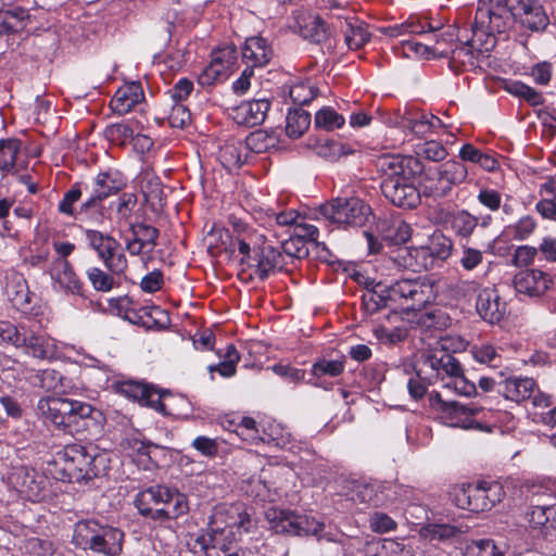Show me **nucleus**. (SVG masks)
Returning a JSON list of instances; mask_svg holds the SVG:
<instances>
[{
	"mask_svg": "<svg viewBox=\"0 0 556 556\" xmlns=\"http://www.w3.org/2000/svg\"><path fill=\"white\" fill-rule=\"evenodd\" d=\"M519 23L532 31H542L549 21L538 0H489L479 7L471 23L472 36L467 39L471 48L483 53L496 45L495 34H504Z\"/></svg>",
	"mask_w": 556,
	"mask_h": 556,
	"instance_id": "1",
	"label": "nucleus"
},
{
	"mask_svg": "<svg viewBox=\"0 0 556 556\" xmlns=\"http://www.w3.org/2000/svg\"><path fill=\"white\" fill-rule=\"evenodd\" d=\"M375 167L380 177L381 192L388 201L405 210L418 206L424 195L422 188L417 189L410 181L424 172V164L418 157L382 154L375 160Z\"/></svg>",
	"mask_w": 556,
	"mask_h": 556,
	"instance_id": "2",
	"label": "nucleus"
},
{
	"mask_svg": "<svg viewBox=\"0 0 556 556\" xmlns=\"http://www.w3.org/2000/svg\"><path fill=\"white\" fill-rule=\"evenodd\" d=\"M110 463L108 453L99 452L93 446L68 444L58 453L53 463V476L63 482H88L106 475Z\"/></svg>",
	"mask_w": 556,
	"mask_h": 556,
	"instance_id": "3",
	"label": "nucleus"
},
{
	"mask_svg": "<svg viewBox=\"0 0 556 556\" xmlns=\"http://www.w3.org/2000/svg\"><path fill=\"white\" fill-rule=\"evenodd\" d=\"M38 412L60 429L72 432L78 427L88 428L102 418V413L89 403L60 396H47L38 401Z\"/></svg>",
	"mask_w": 556,
	"mask_h": 556,
	"instance_id": "4",
	"label": "nucleus"
},
{
	"mask_svg": "<svg viewBox=\"0 0 556 556\" xmlns=\"http://www.w3.org/2000/svg\"><path fill=\"white\" fill-rule=\"evenodd\" d=\"M138 513L153 521L167 522L189 510L187 495L166 485H152L139 492L134 498Z\"/></svg>",
	"mask_w": 556,
	"mask_h": 556,
	"instance_id": "5",
	"label": "nucleus"
},
{
	"mask_svg": "<svg viewBox=\"0 0 556 556\" xmlns=\"http://www.w3.org/2000/svg\"><path fill=\"white\" fill-rule=\"evenodd\" d=\"M126 185V177L118 170L99 173L89 185L88 197L80 203L79 214L91 224L102 225L108 218L104 200L118 194Z\"/></svg>",
	"mask_w": 556,
	"mask_h": 556,
	"instance_id": "6",
	"label": "nucleus"
},
{
	"mask_svg": "<svg viewBox=\"0 0 556 556\" xmlns=\"http://www.w3.org/2000/svg\"><path fill=\"white\" fill-rule=\"evenodd\" d=\"M232 245H237L242 255L240 264L250 271V278L265 281L269 276L286 269L288 265L286 255L278 247L264 243L251 248L245 238L240 236L232 239Z\"/></svg>",
	"mask_w": 556,
	"mask_h": 556,
	"instance_id": "7",
	"label": "nucleus"
},
{
	"mask_svg": "<svg viewBox=\"0 0 556 556\" xmlns=\"http://www.w3.org/2000/svg\"><path fill=\"white\" fill-rule=\"evenodd\" d=\"M124 532L118 528L90 519L75 525L72 542L77 547L106 556H118L122 552Z\"/></svg>",
	"mask_w": 556,
	"mask_h": 556,
	"instance_id": "8",
	"label": "nucleus"
},
{
	"mask_svg": "<svg viewBox=\"0 0 556 556\" xmlns=\"http://www.w3.org/2000/svg\"><path fill=\"white\" fill-rule=\"evenodd\" d=\"M265 519L269 529L276 534L316 536L317 540L333 541L324 533L325 525L313 517L299 515L294 511L270 507L265 511Z\"/></svg>",
	"mask_w": 556,
	"mask_h": 556,
	"instance_id": "9",
	"label": "nucleus"
},
{
	"mask_svg": "<svg viewBox=\"0 0 556 556\" xmlns=\"http://www.w3.org/2000/svg\"><path fill=\"white\" fill-rule=\"evenodd\" d=\"M434 282L427 278L400 279L389 286L388 298L406 311H421L437 299Z\"/></svg>",
	"mask_w": 556,
	"mask_h": 556,
	"instance_id": "10",
	"label": "nucleus"
},
{
	"mask_svg": "<svg viewBox=\"0 0 556 556\" xmlns=\"http://www.w3.org/2000/svg\"><path fill=\"white\" fill-rule=\"evenodd\" d=\"M429 401L431 407L440 414V418L447 426L490 431L488 426L472 418L482 412V406L473 403L464 404L458 401H444L438 392L431 393Z\"/></svg>",
	"mask_w": 556,
	"mask_h": 556,
	"instance_id": "11",
	"label": "nucleus"
},
{
	"mask_svg": "<svg viewBox=\"0 0 556 556\" xmlns=\"http://www.w3.org/2000/svg\"><path fill=\"white\" fill-rule=\"evenodd\" d=\"M370 213V206L357 197L337 198L319 207V214L325 219L352 227L364 226Z\"/></svg>",
	"mask_w": 556,
	"mask_h": 556,
	"instance_id": "12",
	"label": "nucleus"
},
{
	"mask_svg": "<svg viewBox=\"0 0 556 556\" xmlns=\"http://www.w3.org/2000/svg\"><path fill=\"white\" fill-rule=\"evenodd\" d=\"M468 175L467 167L455 160L441 164L435 172L427 175L422 186V194L434 200L446 197L454 186L462 184Z\"/></svg>",
	"mask_w": 556,
	"mask_h": 556,
	"instance_id": "13",
	"label": "nucleus"
},
{
	"mask_svg": "<svg viewBox=\"0 0 556 556\" xmlns=\"http://www.w3.org/2000/svg\"><path fill=\"white\" fill-rule=\"evenodd\" d=\"M215 516L197 541L205 556H241L233 527L223 526Z\"/></svg>",
	"mask_w": 556,
	"mask_h": 556,
	"instance_id": "14",
	"label": "nucleus"
},
{
	"mask_svg": "<svg viewBox=\"0 0 556 556\" xmlns=\"http://www.w3.org/2000/svg\"><path fill=\"white\" fill-rule=\"evenodd\" d=\"M86 239L89 247L97 252L104 266L115 275H122L127 269L128 263L121 243L111 235L99 230H86Z\"/></svg>",
	"mask_w": 556,
	"mask_h": 556,
	"instance_id": "15",
	"label": "nucleus"
},
{
	"mask_svg": "<svg viewBox=\"0 0 556 556\" xmlns=\"http://www.w3.org/2000/svg\"><path fill=\"white\" fill-rule=\"evenodd\" d=\"M553 280L540 269L520 270L514 276L513 285L517 293L530 298H540L551 288Z\"/></svg>",
	"mask_w": 556,
	"mask_h": 556,
	"instance_id": "16",
	"label": "nucleus"
},
{
	"mask_svg": "<svg viewBox=\"0 0 556 556\" xmlns=\"http://www.w3.org/2000/svg\"><path fill=\"white\" fill-rule=\"evenodd\" d=\"M435 220L440 224H448L456 237L469 239L478 227V217L467 210L450 212L443 207L435 212Z\"/></svg>",
	"mask_w": 556,
	"mask_h": 556,
	"instance_id": "17",
	"label": "nucleus"
},
{
	"mask_svg": "<svg viewBox=\"0 0 556 556\" xmlns=\"http://www.w3.org/2000/svg\"><path fill=\"white\" fill-rule=\"evenodd\" d=\"M269 108L270 102L267 99L243 101L231 108L230 116L238 125L254 127L265 121Z\"/></svg>",
	"mask_w": 556,
	"mask_h": 556,
	"instance_id": "18",
	"label": "nucleus"
},
{
	"mask_svg": "<svg viewBox=\"0 0 556 556\" xmlns=\"http://www.w3.org/2000/svg\"><path fill=\"white\" fill-rule=\"evenodd\" d=\"M48 273L60 290L72 294H83L84 285L67 260L54 258Z\"/></svg>",
	"mask_w": 556,
	"mask_h": 556,
	"instance_id": "19",
	"label": "nucleus"
},
{
	"mask_svg": "<svg viewBox=\"0 0 556 556\" xmlns=\"http://www.w3.org/2000/svg\"><path fill=\"white\" fill-rule=\"evenodd\" d=\"M18 348L24 353L41 361H51L56 354L54 342L47 336L36 333L28 327L25 328Z\"/></svg>",
	"mask_w": 556,
	"mask_h": 556,
	"instance_id": "20",
	"label": "nucleus"
},
{
	"mask_svg": "<svg viewBox=\"0 0 556 556\" xmlns=\"http://www.w3.org/2000/svg\"><path fill=\"white\" fill-rule=\"evenodd\" d=\"M5 293L13 307L22 313L33 309L35 294L30 292L27 280L22 274L13 273L7 278Z\"/></svg>",
	"mask_w": 556,
	"mask_h": 556,
	"instance_id": "21",
	"label": "nucleus"
},
{
	"mask_svg": "<svg viewBox=\"0 0 556 556\" xmlns=\"http://www.w3.org/2000/svg\"><path fill=\"white\" fill-rule=\"evenodd\" d=\"M476 308L483 320L496 324L506 313V303L502 301L496 290L483 289L478 294Z\"/></svg>",
	"mask_w": 556,
	"mask_h": 556,
	"instance_id": "22",
	"label": "nucleus"
},
{
	"mask_svg": "<svg viewBox=\"0 0 556 556\" xmlns=\"http://www.w3.org/2000/svg\"><path fill=\"white\" fill-rule=\"evenodd\" d=\"M485 496L482 483L477 485L468 484L454 490L453 502L458 508L480 513L489 510L488 505L490 502L485 501Z\"/></svg>",
	"mask_w": 556,
	"mask_h": 556,
	"instance_id": "23",
	"label": "nucleus"
},
{
	"mask_svg": "<svg viewBox=\"0 0 556 556\" xmlns=\"http://www.w3.org/2000/svg\"><path fill=\"white\" fill-rule=\"evenodd\" d=\"M421 357L424 365L435 371L438 377L446 376L450 379L460 372L459 362L445 349H435L424 353Z\"/></svg>",
	"mask_w": 556,
	"mask_h": 556,
	"instance_id": "24",
	"label": "nucleus"
},
{
	"mask_svg": "<svg viewBox=\"0 0 556 556\" xmlns=\"http://www.w3.org/2000/svg\"><path fill=\"white\" fill-rule=\"evenodd\" d=\"M143 100L144 92L141 83L130 81L116 90L111 100V108L114 112L124 115Z\"/></svg>",
	"mask_w": 556,
	"mask_h": 556,
	"instance_id": "25",
	"label": "nucleus"
},
{
	"mask_svg": "<svg viewBox=\"0 0 556 556\" xmlns=\"http://www.w3.org/2000/svg\"><path fill=\"white\" fill-rule=\"evenodd\" d=\"M536 383L531 378H508L500 380L497 392L505 399L514 402H522L531 397Z\"/></svg>",
	"mask_w": 556,
	"mask_h": 556,
	"instance_id": "26",
	"label": "nucleus"
},
{
	"mask_svg": "<svg viewBox=\"0 0 556 556\" xmlns=\"http://www.w3.org/2000/svg\"><path fill=\"white\" fill-rule=\"evenodd\" d=\"M345 368V359H327V358H319L312 365L311 374L314 381L308 380V383H311L314 387L323 388L325 390H330L332 388V383H326L321 379L326 376L329 377H339Z\"/></svg>",
	"mask_w": 556,
	"mask_h": 556,
	"instance_id": "27",
	"label": "nucleus"
},
{
	"mask_svg": "<svg viewBox=\"0 0 556 556\" xmlns=\"http://www.w3.org/2000/svg\"><path fill=\"white\" fill-rule=\"evenodd\" d=\"M274 55L273 49L267 45L266 39L254 36L245 40L242 56L252 66L263 67L269 63Z\"/></svg>",
	"mask_w": 556,
	"mask_h": 556,
	"instance_id": "28",
	"label": "nucleus"
},
{
	"mask_svg": "<svg viewBox=\"0 0 556 556\" xmlns=\"http://www.w3.org/2000/svg\"><path fill=\"white\" fill-rule=\"evenodd\" d=\"M89 184L78 181L71 186V188L64 193L62 200L58 204V211L70 217H73L80 222H89L88 218L79 214V207L76 208L75 204L81 199L83 194L88 195Z\"/></svg>",
	"mask_w": 556,
	"mask_h": 556,
	"instance_id": "29",
	"label": "nucleus"
},
{
	"mask_svg": "<svg viewBox=\"0 0 556 556\" xmlns=\"http://www.w3.org/2000/svg\"><path fill=\"white\" fill-rule=\"evenodd\" d=\"M527 516L530 526L546 535L549 528H555L556 506L552 504L531 505Z\"/></svg>",
	"mask_w": 556,
	"mask_h": 556,
	"instance_id": "30",
	"label": "nucleus"
},
{
	"mask_svg": "<svg viewBox=\"0 0 556 556\" xmlns=\"http://www.w3.org/2000/svg\"><path fill=\"white\" fill-rule=\"evenodd\" d=\"M141 191L152 212H160L165 205L163 185L159 177L147 174L142 178Z\"/></svg>",
	"mask_w": 556,
	"mask_h": 556,
	"instance_id": "31",
	"label": "nucleus"
},
{
	"mask_svg": "<svg viewBox=\"0 0 556 556\" xmlns=\"http://www.w3.org/2000/svg\"><path fill=\"white\" fill-rule=\"evenodd\" d=\"M389 286L378 282L371 290H367L362 296V306L366 313L372 315L382 308L391 306L392 300L388 298Z\"/></svg>",
	"mask_w": 556,
	"mask_h": 556,
	"instance_id": "32",
	"label": "nucleus"
},
{
	"mask_svg": "<svg viewBox=\"0 0 556 556\" xmlns=\"http://www.w3.org/2000/svg\"><path fill=\"white\" fill-rule=\"evenodd\" d=\"M28 20V10L24 8L0 9V36L23 30Z\"/></svg>",
	"mask_w": 556,
	"mask_h": 556,
	"instance_id": "33",
	"label": "nucleus"
},
{
	"mask_svg": "<svg viewBox=\"0 0 556 556\" xmlns=\"http://www.w3.org/2000/svg\"><path fill=\"white\" fill-rule=\"evenodd\" d=\"M20 150V140L12 138L0 140V172L3 175H15L18 172L16 161Z\"/></svg>",
	"mask_w": 556,
	"mask_h": 556,
	"instance_id": "34",
	"label": "nucleus"
},
{
	"mask_svg": "<svg viewBox=\"0 0 556 556\" xmlns=\"http://www.w3.org/2000/svg\"><path fill=\"white\" fill-rule=\"evenodd\" d=\"M431 257L439 265L446 261L453 251V241L450 237L445 236L442 231L435 230L425 244Z\"/></svg>",
	"mask_w": 556,
	"mask_h": 556,
	"instance_id": "35",
	"label": "nucleus"
},
{
	"mask_svg": "<svg viewBox=\"0 0 556 556\" xmlns=\"http://www.w3.org/2000/svg\"><path fill=\"white\" fill-rule=\"evenodd\" d=\"M138 204V197L134 192L122 193L115 202L114 217L115 222L119 226L135 225L131 222L136 206Z\"/></svg>",
	"mask_w": 556,
	"mask_h": 556,
	"instance_id": "36",
	"label": "nucleus"
},
{
	"mask_svg": "<svg viewBox=\"0 0 556 556\" xmlns=\"http://www.w3.org/2000/svg\"><path fill=\"white\" fill-rule=\"evenodd\" d=\"M311 114L302 108L290 109L286 117V134L289 138L298 139L304 135L311 125Z\"/></svg>",
	"mask_w": 556,
	"mask_h": 556,
	"instance_id": "37",
	"label": "nucleus"
},
{
	"mask_svg": "<svg viewBox=\"0 0 556 556\" xmlns=\"http://www.w3.org/2000/svg\"><path fill=\"white\" fill-rule=\"evenodd\" d=\"M248 156V148L245 142L228 141L219 151V159L226 167H240L245 163Z\"/></svg>",
	"mask_w": 556,
	"mask_h": 556,
	"instance_id": "38",
	"label": "nucleus"
},
{
	"mask_svg": "<svg viewBox=\"0 0 556 556\" xmlns=\"http://www.w3.org/2000/svg\"><path fill=\"white\" fill-rule=\"evenodd\" d=\"M277 143L278 139L275 132L263 129L255 130L245 138L248 150L254 153H264L276 148Z\"/></svg>",
	"mask_w": 556,
	"mask_h": 556,
	"instance_id": "39",
	"label": "nucleus"
},
{
	"mask_svg": "<svg viewBox=\"0 0 556 556\" xmlns=\"http://www.w3.org/2000/svg\"><path fill=\"white\" fill-rule=\"evenodd\" d=\"M342 27L345 43L351 50L361 49L369 40V33L367 31L365 26L358 21L352 23L345 20L344 25Z\"/></svg>",
	"mask_w": 556,
	"mask_h": 556,
	"instance_id": "40",
	"label": "nucleus"
},
{
	"mask_svg": "<svg viewBox=\"0 0 556 556\" xmlns=\"http://www.w3.org/2000/svg\"><path fill=\"white\" fill-rule=\"evenodd\" d=\"M466 556H506V551L491 539L472 540L466 545Z\"/></svg>",
	"mask_w": 556,
	"mask_h": 556,
	"instance_id": "41",
	"label": "nucleus"
},
{
	"mask_svg": "<svg viewBox=\"0 0 556 556\" xmlns=\"http://www.w3.org/2000/svg\"><path fill=\"white\" fill-rule=\"evenodd\" d=\"M129 229L132 237L137 238L141 245L144 244L147 247V253H151L157 245V238L160 236L157 228L144 223H135V225H130Z\"/></svg>",
	"mask_w": 556,
	"mask_h": 556,
	"instance_id": "42",
	"label": "nucleus"
},
{
	"mask_svg": "<svg viewBox=\"0 0 556 556\" xmlns=\"http://www.w3.org/2000/svg\"><path fill=\"white\" fill-rule=\"evenodd\" d=\"M345 119L342 115L330 106H325L316 112L314 125L316 128H321L327 131L340 128L344 124Z\"/></svg>",
	"mask_w": 556,
	"mask_h": 556,
	"instance_id": "43",
	"label": "nucleus"
},
{
	"mask_svg": "<svg viewBox=\"0 0 556 556\" xmlns=\"http://www.w3.org/2000/svg\"><path fill=\"white\" fill-rule=\"evenodd\" d=\"M383 238L392 244H403L410 238V227L402 219H394L383 229Z\"/></svg>",
	"mask_w": 556,
	"mask_h": 556,
	"instance_id": "44",
	"label": "nucleus"
},
{
	"mask_svg": "<svg viewBox=\"0 0 556 556\" xmlns=\"http://www.w3.org/2000/svg\"><path fill=\"white\" fill-rule=\"evenodd\" d=\"M63 376L54 369H43L36 375V386L46 392L59 393L63 389Z\"/></svg>",
	"mask_w": 556,
	"mask_h": 556,
	"instance_id": "45",
	"label": "nucleus"
},
{
	"mask_svg": "<svg viewBox=\"0 0 556 556\" xmlns=\"http://www.w3.org/2000/svg\"><path fill=\"white\" fill-rule=\"evenodd\" d=\"M301 34L303 38L314 43H320L327 40L330 35L326 23L318 16L305 24L301 29Z\"/></svg>",
	"mask_w": 556,
	"mask_h": 556,
	"instance_id": "46",
	"label": "nucleus"
},
{
	"mask_svg": "<svg viewBox=\"0 0 556 556\" xmlns=\"http://www.w3.org/2000/svg\"><path fill=\"white\" fill-rule=\"evenodd\" d=\"M281 252L286 255V261H292L293 258H304L308 255V249L305 242L295 237V235H291L288 240L282 241L279 247Z\"/></svg>",
	"mask_w": 556,
	"mask_h": 556,
	"instance_id": "47",
	"label": "nucleus"
},
{
	"mask_svg": "<svg viewBox=\"0 0 556 556\" xmlns=\"http://www.w3.org/2000/svg\"><path fill=\"white\" fill-rule=\"evenodd\" d=\"M46 480L42 476L38 475L34 470L31 472L25 471V477L22 482L23 492L27 494L29 498L37 500L41 496L42 491L46 489Z\"/></svg>",
	"mask_w": 556,
	"mask_h": 556,
	"instance_id": "48",
	"label": "nucleus"
},
{
	"mask_svg": "<svg viewBox=\"0 0 556 556\" xmlns=\"http://www.w3.org/2000/svg\"><path fill=\"white\" fill-rule=\"evenodd\" d=\"M25 328L26 326L24 324L14 325L7 320L0 321V343L18 348Z\"/></svg>",
	"mask_w": 556,
	"mask_h": 556,
	"instance_id": "49",
	"label": "nucleus"
},
{
	"mask_svg": "<svg viewBox=\"0 0 556 556\" xmlns=\"http://www.w3.org/2000/svg\"><path fill=\"white\" fill-rule=\"evenodd\" d=\"M104 134L110 141L124 146L132 138L134 129L127 123H115L106 126Z\"/></svg>",
	"mask_w": 556,
	"mask_h": 556,
	"instance_id": "50",
	"label": "nucleus"
},
{
	"mask_svg": "<svg viewBox=\"0 0 556 556\" xmlns=\"http://www.w3.org/2000/svg\"><path fill=\"white\" fill-rule=\"evenodd\" d=\"M508 91L511 94H515L517 97L525 99L529 104H531L533 106L542 105L544 103V98H543L542 93H540L534 88H532L523 83L517 81V83L511 84L508 87Z\"/></svg>",
	"mask_w": 556,
	"mask_h": 556,
	"instance_id": "51",
	"label": "nucleus"
},
{
	"mask_svg": "<svg viewBox=\"0 0 556 556\" xmlns=\"http://www.w3.org/2000/svg\"><path fill=\"white\" fill-rule=\"evenodd\" d=\"M233 431L244 441H249L251 443L264 441L256 427V421L252 417H242L240 422L236 425V429Z\"/></svg>",
	"mask_w": 556,
	"mask_h": 556,
	"instance_id": "52",
	"label": "nucleus"
},
{
	"mask_svg": "<svg viewBox=\"0 0 556 556\" xmlns=\"http://www.w3.org/2000/svg\"><path fill=\"white\" fill-rule=\"evenodd\" d=\"M87 277L97 291L108 292L114 286V278L98 267L89 268Z\"/></svg>",
	"mask_w": 556,
	"mask_h": 556,
	"instance_id": "53",
	"label": "nucleus"
},
{
	"mask_svg": "<svg viewBox=\"0 0 556 556\" xmlns=\"http://www.w3.org/2000/svg\"><path fill=\"white\" fill-rule=\"evenodd\" d=\"M483 263V253L482 251L468 247L463 245L462 248V255L459 257V264L462 268L466 271H472L478 266H480Z\"/></svg>",
	"mask_w": 556,
	"mask_h": 556,
	"instance_id": "54",
	"label": "nucleus"
},
{
	"mask_svg": "<svg viewBox=\"0 0 556 556\" xmlns=\"http://www.w3.org/2000/svg\"><path fill=\"white\" fill-rule=\"evenodd\" d=\"M444 387L454 389L456 393L464 396H470L477 392L476 384L466 379L463 369H460L459 374L452 376Z\"/></svg>",
	"mask_w": 556,
	"mask_h": 556,
	"instance_id": "55",
	"label": "nucleus"
},
{
	"mask_svg": "<svg viewBox=\"0 0 556 556\" xmlns=\"http://www.w3.org/2000/svg\"><path fill=\"white\" fill-rule=\"evenodd\" d=\"M418 155L433 162L442 161L446 157V149L438 141L430 140L419 146Z\"/></svg>",
	"mask_w": 556,
	"mask_h": 556,
	"instance_id": "56",
	"label": "nucleus"
},
{
	"mask_svg": "<svg viewBox=\"0 0 556 556\" xmlns=\"http://www.w3.org/2000/svg\"><path fill=\"white\" fill-rule=\"evenodd\" d=\"M142 317L144 321H149L146 328L163 326L168 321V317L161 307L156 305L141 306Z\"/></svg>",
	"mask_w": 556,
	"mask_h": 556,
	"instance_id": "57",
	"label": "nucleus"
},
{
	"mask_svg": "<svg viewBox=\"0 0 556 556\" xmlns=\"http://www.w3.org/2000/svg\"><path fill=\"white\" fill-rule=\"evenodd\" d=\"M414 249V271L418 273L421 270H430L433 269L438 264L434 262L433 257L429 254L428 250L425 245L413 247Z\"/></svg>",
	"mask_w": 556,
	"mask_h": 556,
	"instance_id": "58",
	"label": "nucleus"
},
{
	"mask_svg": "<svg viewBox=\"0 0 556 556\" xmlns=\"http://www.w3.org/2000/svg\"><path fill=\"white\" fill-rule=\"evenodd\" d=\"M427 531L431 540L439 541L450 540L460 533L457 527L446 523H431Z\"/></svg>",
	"mask_w": 556,
	"mask_h": 556,
	"instance_id": "59",
	"label": "nucleus"
},
{
	"mask_svg": "<svg viewBox=\"0 0 556 556\" xmlns=\"http://www.w3.org/2000/svg\"><path fill=\"white\" fill-rule=\"evenodd\" d=\"M535 227L536 224L531 216H523L516 225L509 227V232L515 240H525L534 231Z\"/></svg>",
	"mask_w": 556,
	"mask_h": 556,
	"instance_id": "60",
	"label": "nucleus"
},
{
	"mask_svg": "<svg viewBox=\"0 0 556 556\" xmlns=\"http://www.w3.org/2000/svg\"><path fill=\"white\" fill-rule=\"evenodd\" d=\"M413 247H399L392 252L391 260L400 268L414 271Z\"/></svg>",
	"mask_w": 556,
	"mask_h": 556,
	"instance_id": "61",
	"label": "nucleus"
},
{
	"mask_svg": "<svg viewBox=\"0 0 556 556\" xmlns=\"http://www.w3.org/2000/svg\"><path fill=\"white\" fill-rule=\"evenodd\" d=\"M225 77L226 73L223 72L222 65L210 63L199 75L198 83L201 86H212Z\"/></svg>",
	"mask_w": 556,
	"mask_h": 556,
	"instance_id": "62",
	"label": "nucleus"
},
{
	"mask_svg": "<svg viewBox=\"0 0 556 556\" xmlns=\"http://www.w3.org/2000/svg\"><path fill=\"white\" fill-rule=\"evenodd\" d=\"M476 53H478L477 50L475 48H471L466 40L464 45L456 47L452 51L451 59L452 61L459 62L463 65L468 64L473 66L477 62Z\"/></svg>",
	"mask_w": 556,
	"mask_h": 556,
	"instance_id": "63",
	"label": "nucleus"
},
{
	"mask_svg": "<svg viewBox=\"0 0 556 556\" xmlns=\"http://www.w3.org/2000/svg\"><path fill=\"white\" fill-rule=\"evenodd\" d=\"M369 527L374 532L387 533L396 528V522L384 513H375L370 517Z\"/></svg>",
	"mask_w": 556,
	"mask_h": 556,
	"instance_id": "64",
	"label": "nucleus"
}]
</instances>
